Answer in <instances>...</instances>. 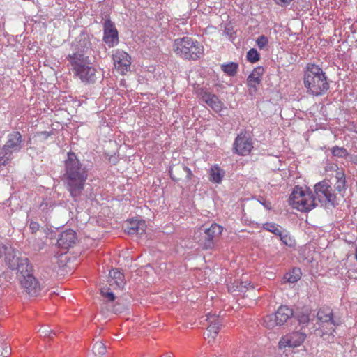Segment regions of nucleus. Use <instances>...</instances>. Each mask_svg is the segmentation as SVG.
I'll use <instances>...</instances> for the list:
<instances>
[{"label":"nucleus","instance_id":"nucleus-16","mask_svg":"<svg viewBox=\"0 0 357 357\" xmlns=\"http://www.w3.org/2000/svg\"><path fill=\"white\" fill-rule=\"evenodd\" d=\"M103 41L109 47H113L119 43V33L114 24L107 20L103 24Z\"/></svg>","mask_w":357,"mask_h":357},{"label":"nucleus","instance_id":"nucleus-42","mask_svg":"<svg viewBox=\"0 0 357 357\" xmlns=\"http://www.w3.org/2000/svg\"><path fill=\"white\" fill-rule=\"evenodd\" d=\"M101 294L105 298H107L109 301H114L115 299V296L112 292H105L104 291H101Z\"/></svg>","mask_w":357,"mask_h":357},{"label":"nucleus","instance_id":"nucleus-45","mask_svg":"<svg viewBox=\"0 0 357 357\" xmlns=\"http://www.w3.org/2000/svg\"><path fill=\"white\" fill-rule=\"evenodd\" d=\"M30 228L33 231H36L39 228V225L37 222H31L30 223Z\"/></svg>","mask_w":357,"mask_h":357},{"label":"nucleus","instance_id":"nucleus-4","mask_svg":"<svg viewBox=\"0 0 357 357\" xmlns=\"http://www.w3.org/2000/svg\"><path fill=\"white\" fill-rule=\"evenodd\" d=\"M173 50L177 56L187 61H196L204 55V46L188 36L175 39Z\"/></svg>","mask_w":357,"mask_h":357},{"label":"nucleus","instance_id":"nucleus-29","mask_svg":"<svg viewBox=\"0 0 357 357\" xmlns=\"http://www.w3.org/2000/svg\"><path fill=\"white\" fill-rule=\"evenodd\" d=\"M284 278L287 282L294 283L301 278V271L298 268H294L291 272L286 273Z\"/></svg>","mask_w":357,"mask_h":357},{"label":"nucleus","instance_id":"nucleus-3","mask_svg":"<svg viewBox=\"0 0 357 357\" xmlns=\"http://www.w3.org/2000/svg\"><path fill=\"white\" fill-rule=\"evenodd\" d=\"M66 59L74 75L82 82L91 84L96 81V70L93 66L89 56L84 53L73 52L68 55Z\"/></svg>","mask_w":357,"mask_h":357},{"label":"nucleus","instance_id":"nucleus-34","mask_svg":"<svg viewBox=\"0 0 357 357\" xmlns=\"http://www.w3.org/2000/svg\"><path fill=\"white\" fill-rule=\"evenodd\" d=\"M247 59L251 63H255L259 60V54L256 49L252 48L247 52Z\"/></svg>","mask_w":357,"mask_h":357},{"label":"nucleus","instance_id":"nucleus-37","mask_svg":"<svg viewBox=\"0 0 357 357\" xmlns=\"http://www.w3.org/2000/svg\"><path fill=\"white\" fill-rule=\"evenodd\" d=\"M10 354V348L7 344L0 345V357H8Z\"/></svg>","mask_w":357,"mask_h":357},{"label":"nucleus","instance_id":"nucleus-35","mask_svg":"<svg viewBox=\"0 0 357 357\" xmlns=\"http://www.w3.org/2000/svg\"><path fill=\"white\" fill-rule=\"evenodd\" d=\"M10 155H6V152L1 149L0 151V166L6 165L9 161L12 160Z\"/></svg>","mask_w":357,"mask_h":357},{"label":"nucleus","instance_id":"nucleus-15","mask_svg":"<svg viewBox=\"0 0 357 357\" xmlns=\"http://www.w3.org/2000/svg\"><path fill=\"white\" fill-rule=\"evenodd\" d=\"M252 148V140L243 133L238 135L233 144L234 152L239 155H248Z\"/></svg>","mask_w":357,"mask_h":357},{"label":"nucleus","instance_id":"nucleus-38","mask_svg":"<svg viewBox=\"0 0 357 357\" xmlns=\"http://www.w3.org/2000/svg\"><path fill=\"white\" fill-rule=\"evenodd\" d=\"M39 332L40 333V336H42L43 337H48L51 334L56 335V333L54 331L50 329L48 326L41 328L39 330Z\"/></svg>","mask_w":357,"mask_h":357},{"label":"nucleus","instance_id":"nucleus-6","mask_svg":"<svg viewBox=\"0 0 357 357\" xmlns=\"http://www.w3.org/2000/svg\"><path fill=\"white\" fill-rule=\"evenodd\" d=\"M222 227L213 223L210 227L204 229H200L201 238L198 243L204 250L213 248L217 240L222 232Z\"/></svg>","mask_w":357,"mask_h":357},{"label":"nucleus","instance_id":"nucleus-17","mask_svg":"<svg viewBox=\"0 0 357 357\" xmlns=\"http://www.w3.org/2000/svg\"><path fill=\"white\" fill-rule=\"evenodd\" d=\"M77 240L76 232L73 229L62 231L57 240V245L61 249H68L73 246Z\"/></svg>","mask_w":357,"mask_h":357},{"label":"nucleus","instance_id":"nucleus-24","mask_svg":"<svg viewBox=\"0 0 357 357\" xmlns=\"http://www.w3.org/2000/svg\"><path fill=\"white\" fill-rule=\"evenodd\" d=\"M111 280L109 281L110 285H115L119 289H122L125 285V280L123 274L117 269H113L109 272Z\"/></svg>","mask_w":357,"mask_h":357},{"label":"nucleus","instance_id":"nucleus-32","mask_svg":"<svg viewBox=\"0 0 357 357\" xmlns=\"http://www.w3.org/2000/svg\"><path fill=\"white\" fill-rule=\"evenodd\" d=\"M93 351L96 356H102L107 351L106 346L102 342H96L93 347Z\"/></svg>","mask_w":357,"mask_h":357},{"label":"nucleus","instance_id":"nucleus-31","mask_svg":"<svg viewBox=\"0 0 357 357\" xmlns=\"http://www.w3.org/2000/svg\"><path fill=\"white\" fill-rule=\"evenodd\" d=\"M337 181L335 185V189L341 192L345 188L346 180L344 174L337 172L336 176Z\"/></svg>","mask_w":357,"mask_h":357},{"label":"nucleus","instance_id":"nucleus-10","mask_svg":"<svg viewBox=\"0 0 357 357\" xmlns=\"http://www.w3.org/2000/svg\"><path fill=\"white\" fill-rule=\"evenodd\" d=\"M170 178L175 182L182 181L188 183L192 178L191 170L183 163L173 165L169 167Z\"/></svg>","mask_w":357,"mask_h":357},{"label":"nucleus","instance_id":"nucleus-36","mask_svg":"<svg viewBox=\"0 0 357 357\" xmlns=\"http://www.w3.org/2000/svg\"><path fill=\"white\" fill-rule=\"evenodd\" d=\"M268 38L266 36L262 35L257 38V44L259 49H264L268 44Z\"/></svg>","mask_w":357,"mask_h":357},{"label":"nucleus","instance_id":"nucleus-44","mask_svg":"<svg viewBox=\"0 0 357 357\" xmlns=\"http://www.w3.org/2000/svg\"><path fill=\"white\" fill-rule=\"evenodd\" d=\"M250 284L248 282H241V286L237 287L239 289V291H243V289H248V286H250Z\"/></svg>","mask_w":357,"mask_h":357},{"label":"nucleus","instance_id":"nucleus-28","mask_svg":"<svg viewBox=\"0 0 357 357\" xmlns=\"http://www.w3.org/2000/svg\"><path fill=\"white\" fill-rule=\"evenodd\" d=\"M331 152L334 157L339 158H346L349 156L348 151L344 147L333 146L331 149Z\"/></svg>","mask_w":357,"mask_h":357},{"label":"nucleus","instance_id":"nucleus-14","mask_svg":"<svg viewBox=\"0 0 357 357\" xmlns=\"http://www.w3.org/2000/svg\"><path fill=\"white\" fill-rule=\"evenodd\" d=\"M307 335L304 332L294 331L291 334L284 335L281 337L278 342L280 349L289 347H297L300 346L305 340Z\"/></svg>","mask_w":357,"mask_h":357},{"label":"nucleus","instance_id":"nucleus-19","mask_svg":"<svg viewBox=\"0 0 357 357\" xmlns=\"http://www.w3.org/2000/svg\"><path fill=\"white\" fill-rule=\"evenodd\" d=\"M12 270H17L19 280L20 278H23L24 275L33 274L31 273L32 266L29 264V259L26 257H21L16 264L13 261L12 263Z\"/></svg>","mask_w":357,"mask_h":357},{"label":"nucleus","instance_id":"nucleus-20","mask_svg":"<svg viewBox=\"0 0 357 357\" xmlns=\"http://www.w3.org/2000/svg\"><path fill=\"white\" fill-rule=\"evenodd\" d=\"M206 320L208 323L206 335L208 337L211 336L213 338H215L222 326V321L218 316L211 313L206 315Z\"/></svg>","mask_w":357,"mask_h":357},{"label":"nucleus","instance_id":"nucleus-23","mask_svg":"<svg viewBox=\"0 0 357 357\" xmlns=\"http://www.w3.org/2000/svg\"><path fill=\"white\" fill-rule=\"evenodd\" d=\"M144 221H131L125 227V231L130 234L142 235L145 232Z\"/></svg>","mask_w":357,"mask_h":357},{"label":"nucleus","instance_id":"nucleus-25","mask_svg":"<svg viewBox=\"0 0 357 357\" xmlns=\"http://www.w3.org/2000/svg\"><path fill=\"white\" fill-rule=\"evenodd\" d=\"M225 175L223 170L215 165L211 168L209 173V180L211 182L220 183Z\"/></svg>","mask_w":357,"mask_h":357},{"label":"nucleus","instance_id":"nucleus-27","mask_svg":"<svg viewBox=\"0 0 357 357\" xmlns=\"http://www.w3.org/2000/svg\"><path fill=\"white\" fill-rule=\"evenodd\" d=\"M238 68V64L235 62H229L228 63H224L221 65V70L227 75L233 77L234 76Z\"/></svg>","mask_w":357,"mask_h":357},{"label":"nucleus","instance_id":"nucleus-8","mask_svg":"<svg viewBox=\"0 0 357 357\" xmlns=\"http://www.w3.org/2000/svg\"><path fill=\"white\" fill-rule=\"evenodd\" d=\"M292 316V310L286 305H282L274 314H268L264 317V325L267 328H273L276 326H282Z\"/></svg>","mask_w":357,"mask_h":357},{"label":"nucleus","instance_id":"nucleus-7","mask_svg":"<svg viewBox=\"0 0 357 357\" xmlns=\"http://www.w3.org/2000/svg\"><path fill=\"white\" fill-rule=\"evenodd\" d=\"M316 197L321 206L328 207L334 206L336 197L333 189L327 181H323L314 185Z\"/></svg>","mask_w":357,"mask_h":357},{"label":"nucleus","instance_id":"nucleus-39","mask_svg":"<svg viewBox=\"0 0 357 357\" xmlns=\"http://www.w3.org/2000/svg\"><path fill=\"white\" fill-rule=\"evenodd\" d=\"M126 306L120 303L117 302L112 308V312L114 314H120L122 313L126 310Z\"/></svg>","mask_w":357,"mask_h":357},{"label":"nucleus","instance_id":"nucleus-47","mask_svg":"<svg viewBox=\"0 0 357 357\" xmlns=\"http://www.w3.org/2000/svg\"><path fill=\"white\" fill-rule=\"evenodd\" d=\"M6 247L3 245H0V257L6 252Z\"/></svg>","mask_w":357,"mask_h":357},{"label":"nucleus","instance_id":"nucleus-41","mask_svg":"<svg viewBox=\"0 0 357 357\" xmlns=\"http://www.w3.org/2000/svg\"><path fill=\"white\" fill-rule=\"evenodd\" d=\"M52 132L43 131L37 133V136L40 137L42 141L46 140L50 135H52Z\"/></svg>","mask_w":357,"mask_h":357},{"label":"nucleus","instance_id":"nucleus-21","mask_svg":"<svg viewBox=\"0 0 357 357\" xmlns=\"http://www.w3.org/2000/svg\"><path fill=\"white\" fill-rule=\"evenodd\" d=\"M264 73V69L261 66L254 68L250 75L248 77L247 84L250 89H253L254 91H257V85L261 82V77Z\"/></svg>","mask_w":357,"mask_h":357},{"label":"nucleus","instance_id":"nucleus-48","mask_svg":"<svg viewBox=\"0 0 357 357\" xmlns=\"http://www.w3.org/2000/svg\"><path fill=\"white\" fill-rule=\"evenodd\" d=\"M54 335H54V334H51V335H50V336H48V337H49L51 340H52V339L54 338Z\"/></svg>","mask_w":357,"mask_h":357},{"label":"nucleus","instance_id":"nucleus-26","mask_svg":"<svg viewBox=\"0 0 357 357\" xmlns=\"http://www.w3.org/2000/svg\"><path fill=\"white\" fill-rule=\"evenodd\" d=\"M16 253L17 252L12 248L6 247V252L3 254L5 255L6 262L10 269H12V263L13 262V261H15V264H16L18 261L19 258L21 257H17Z\"/></svg>","mask_w":357,"mask_h":357},{"label":"nucleus","instance_id":"nucleus-43","mask_svg":"<svg viewBox=\"0 0 357 357\" xmlns=\"http://www.w3.org/2000/svg\"><path fill=\"white\" fill-rule=\"evenodd\" d=\"M275 3L281 6H287L289 5L293 0H274Z\"/></svg>","mask_w":357,"mask_h":357},{"label":"nucleus","instance_id":"nucleus-22","mask_svg":"<svg viewBox=\"0 0 357 357\" xmlns=\"http://www.w3.org/2000/svg\"><path fill=\"white\" fill-rule=\"evenodd\" d=\"M202 98L214 111L219 112L222 109V103L216 95L204 92Z\"/></svg>","mask_w":357,"mask_h":357},{"label":"nucleus","instance_id":"nucleus-1","mask_svg":"<svg viewBox=\"0 0 357 357\" xmlns=\"http://www.w3.org/2000/svg\"><path fill=\"white\" fill-rule=\"evenodd\" d=\"M87 178L86 167L81 163L75 153H68L65 160L63 181L74 201L77 202L80 198Z\"/></svg>","mask_w":357,"mask_h":357},{"label":"nucleus","instance_id":"nucleus-12","mask_svg":"<svg viewBox=\"0 0 357 357\" xmlns=\"http://www.w3.org/2000/svg\"><path fill=\"white\" fill-rule=\"evenodd\" d=\"M19 281L24 292L30 296H37L40 294L41 285L33 274L24 275L23 278H20Z\"/></svg>","mask_w":357,"mask_h":357},{"label":"nucleus","instance_id":"nucleus-40","mask_svg":"<svg viewBox=\"0 0 357 357\" xmlns=\"http://www.w3.org/2000/svg\"><path fill=\"white\" fill-rule=\"evenodd\" d=\"M310 318L309 315L306 314H301L298 316V321L300 324H305L309 322Z\"/></svg>","mask_w":357,"mask_h":357},{"label":"nucleus","instance_id":"nucleus-30","mask_svg":"<svg viewBox=\"0 0 357 357\" xmlns=\"http://www.w3.org/2000/svg\"><path fill=\"white\" fill-rule=\"evenodd\" d=\"M263 228L276 236L281 235V232L283 231L282 228L278 225L270 222L264 224Z\"/></svg>","mask_w":357,"mask_h":357},{"label":"nucleus","instance_id":"nucleus-5","mask_svg":"<svg viewBox=\"0 0 357 357\" xmlns=\"http://www.w3.org/2000/svg\"><path fill=\"white\" fill-rule=\"evenodd\" d=\"M289 204L300 211H307L317 204L316 198L312 192H305L302 188L296 186L290 195Z\"/></svg>","mask_w":357,"mask_h":357},{"label":"nucleus","instance_id":"nucleus-46","mask_svg":"<svg viewBox=\"0 0 357 357\" xmlns=\"http://www.w3.org/2000/svg\"><path fill=\"white\" fill-rule=\"evenodd\" d=\"M349 160L354 165H357V155H349Z\"/></svg>","mask_w":357,"mask_h":357},{"label":"nucleus","instance_id":"nucleus-18","mask_svg":"<svg viewBox=\"0 0 357 357\" xmlns=\"http://www.w3.org/2000/svg\"><path fill=\"white\" fill-rule=\"evenodd\" d=\"M91 43L89 36L86 33H81L72 43L73 52L86 54L91 49Z\"/></svg>","mask_w":357,"mask_h":357},{"label":"nucleus","instance_id":"nucleus-9","mask_svg":"<svg viewBox=\"0 0 357 357\" xmlns=\"http://www.w3.org/2000/svg\"><path fill=\"white\" fill-rule=\"evenodd\" d=\"M24 146V139L19 131H12L7 135V140L2 146L6 155L13 158V154L19 153Z\"/></svg>","mask_w":357,"mask_h":357},{"label":"nucleus","instance_id":"nucleus-2","mask_svg":"<svg viewBox=\"0 0 357 357\" xmlns=\"http://www.w3.org/2000/svg\"><path fill=\"white\" fill-rule=\"evenodd\" d=\"M303 83L307 93L312 96H321L329 89L327 77L322 68L312 63H308L305 68Z\"/></svg>","mask_w":357,"mask_h":357},{"label":"nucleus","instance_id":"nucleus-11","mask_svg":"<svg viewBox=\"0 0 357 357\" xmlns=\"http://www.w3.org/2000/svg\"><path fill=\"white\" fill-rule=\"evenodd\" d=\"M317 317L321 324H326L328 326V331L323 332L321 330L319 334L321 336L325 334L333 335V333L335 331V327L338 325L333 319V310L329 307H321L319 310Z\"/></svg>","mask_w":357,"mask_h":357},{"label":"nucleus","instance_id":"nucleus-13","mask_svg":"<svg viewBox=\"0 0 357 357\" xmlns=\"http://www.w3.org/2000/svg\"><path fill=\"white\" fill-rule=\"evenodd\" d=\"M112 58L115 68L121 74L124 75L130 70L131 57L127 52L117 49L114 52Z\"/></svg>","mask_w":357,"mask_h":357},{"label":"nucleus","instance_id":"nucleus-33","mask_svg":"<svg viewBox=\"0 0 357 357\" xmlns=\"http://www.w3.org/2000/svg\"><path fill=\"white\" fill-rule=\"evenodd\" d=\"M280 241L287 246H292L294 243V240L288 234V233L283 230L281 235L278 236Z\"/></svg>","mask_w":357,"mask_h":357}]
</instances>
